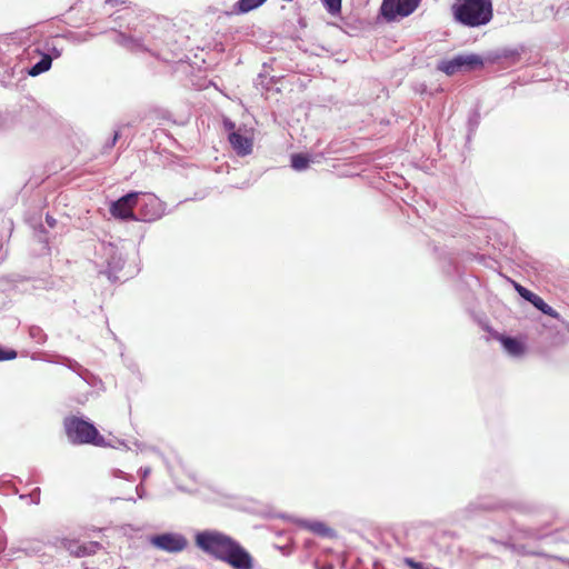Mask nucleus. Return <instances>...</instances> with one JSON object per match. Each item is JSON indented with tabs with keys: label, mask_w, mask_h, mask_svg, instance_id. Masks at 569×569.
Masks as SVG:
<instances>
[{
	"label": "nucleus",
	"mask_w": 569,
	"mask_h": 569,
	"mask_svg": "<svg viewBox=\"0 0 569 569\" xmlns=\"http://www.w3.org/2000/svg\"><path fill=\"white\" fill-rule=\"evenodd\" d=\"M194 546L214 560L227 563L232 569H254L251 553L233 537L217 530H199L193 536Z\"/></svg>",
	"instance_id": "f257e3e1"
},
{
	"label": "nucleus",
	"mask_w": 569,
	"mask_h": 569,
	"mask_svg": "<svg viewBox=\"0 0 569 569\" xmlns=\"http://www.w3.org/2000/svg\"><path fill=\"white\" fill-rule=\"evenodd\" d=\"M456 22L467 28L487 26L493 18L492 0H456L451 6Z\"/></svg>",
	"instance_id": "f03ea898"
},
{
	"label": "nucleus",
	"mask_w": 569,
	"mask_h": 569,
	"mask_svg": "<svg viewBox=\"0 0 569 569\" xmlns=\"http://www.w3.org/2000/svg\"><path fill=\"white\" fill-rule=\"evenodd\" d=\"M63 427L68 440L72 445H93L97 447H117L107 443L104 437L100 435L94 423L83 417L70 416L63 420Z\"/></svg>",
	"instance_id": "7ed1b4c3"
},
{
	"label": "nucleus",
	"mask_w": 569,
	"mask_h": 569,
	"mask_svg": "<svg viewBox=\"0 0 569 569\" xmlns=\"http://www.w3.org/2000/svg\"><path fill=\"white\" fill-rule=\"evenodd\" d=\"M94 266L99 274H104L112 283L119 280L117 273L124 267L126 260L119 248L111 243L101 241L94 248Z\"/></svg>",
	"instance_id": "20e7f679"
},
{
	"label": "nucleus",
	"mask_w": 569,
	"mask_h": 569,
	"mask_svg": "<svg viewBox=\"0 0 569 569\" xmlns=\"http://www.w3.org/2000/svg\"><path fill=\"white\" fill-rule=\"evenodd\" d=\"M60 38L74 40L76 33L68 32L64 34H57L53 38L46 39L42 43L38 44L32 52L39 56L40 59L28 68L27 73L30 77H38L49 71L52 67L53 60L62 56L63 49L57 43V40Z\"/></svg>",
	"instance_id": "39448f33"
},
{
	"label": "nucleus",
	"mask_w": 569,
	"mask_h": 569,
	"mask_svg": "<svg viewBox=\"0 0 569 569\" xmlns=\"http://www.w3.org/2000/svg\"><path fill=\"white\" fill-rule=\"evenodd\" d=\"M486 63V57L478 53H459L450 59L439 61L437 69L447 76H453L459 72H472L482 69Z\"/></svg>",
	"instance_id": "423d86ee"
},
{
	"label": "nucleus",
	"mask_w": 569,
	"mask_h": 569,
	"mask_svg": "<svg viewBox=\"0 0 569 569\" xmlns=\"http://www.w3.org/2000/svg\"><path fill=\"white\" fill-rule=\"evenodd\" d=\"M134 208H138L136 221L153 222L163 216L164 207L162 201L153 193L141 192Z\"/></svg>",
	"instance_id": "0eeeda50"
},
{
	"label": "nucleus",
	"mask_w": 569,
	"mask_h": 569,
	"mask_svg": "<svg viewBox=\"0 0 569 569\" xmlns=\"http://www.w3.org/2000/svg\"><path fill=\"white\" fill-rule=\"evenodd\" d=\"M149 542L153 548L169 553H179L188 547L186 536L174 531L152 535L149 538Z\"/></svg>",
	"instance_id": "6e6552de"
},
{
	"label": "nucleus",
	"mask_w": 569,
	"mask_h": 569,
	"mask_svg": "<svg viewBox=\"0 0 569 569\" xmlns=\"http://www.w3.org/2000/svg\"><path fill=\"white\" fill-rule=\"evenodd\" d=\"M421 0H382L380 14L386 21H396L415 12Z\"/></svg>",
	"instance_id": "1a4fd4ad"
},
{
	"label": "nucleus",
	"mask_w": 569,
	"mask_h": 569,
	"mask_svg": "<svg viewBox=\"0 0 569 569\" xmlns=\"http://www.w3.org/2000/svg\"><path fill=\"white\" fill-rule=\"evenodd\" d=\"M140 191H129L117 200L112 201L109 207L110 214L120 221H136V212L133 211L134 201L138 200Z\"/></svg>",
	"instance_id": "9d476101"
},
{
	"label": "nucleus",
	"mask_w": 569,
	"mask_h": 569,
	"mask_svg": "<svg viewBox=\"0 0 569 569\" xmlns=\"http://www.w3.org/2000/svg\"><path fill=\"white\" fill-rule=\"evenodd\" d=\"M545 511V506L527 498H503L502 512H516L525 517L539 516Z\"/></svg>",
	"instance_id": "9b49d317"
},
{
	"label": "nucleus",
	"mask_w": 569,
	"mask_h": 569,
	"mask_svg": "<svg viewBox=\"0 0 569 569\" xmlns=\"http://www.w3.org/2000/svg\"><path fill=\"white\" fill-rule=\"evenodd\" d=\"M503 498L492 495L478 496L471 500L465 508L468 517L478 512H502Z\"/></svg>",
	"instance_id": "f8f14e48"
},
{
	"label": "nucleus",
	"mask_w": 569,
	"mask_h": 569,
	"mask_svg": "<svg viewBox=\"0 0 569 569\" xmlns=\"http://www.w3.org/2000/svg\"><path fill=\"white\" fill-rule=\"evenodd\" d=\"M495 339L500 342L503 351L512 358H520L527 351L526 342L519 337L495 332Z\"/></svg>",
	"instance_id": "ddd939ff"
},
{
	"label": "nucleus",
	"mask_w": 569,
	"mask_h": 569,
	"mask_svg": "<svg viewBox=\"0 0 569 569\" xmlns=\"http://www.w3.org/2000/svg\"><path fill=\"white\" fill-rule=\"evenodd\" d=\"M113 42L126 48L131 52H147L150 51L144 38L126 34L124 32L117 31L114 33Z\"/></svg>",
	"instance_id": "4468645a"
},
{
	"label": "nucleus",
	"mask_w": 569,
	"mask_h": 569,
	"mask_svg": "<svg viewBox=\"0 0 569 569\" xmlns=\"http://www.w3.org/2000/svg\"><path fill=\"white\" fill-rule=\"evenodd\" d=\"M228 141L233 151L239 157L249 156L252 152L253 141L252 138L241 133L240 130L231 131L228 134Z\"/></svg>",
	"instance_id": "2eb2a0df"
},
{
	"label": "nucleus",
	"mask_w": 569,
	"mask_h": 569,
	"mask_svg": "<svg viewBox=\"0 0 569 569\" xmlns=\"http://www.w3.org/2000/svg\"><path fill=\"white\" fill-rule=\"evenodd\" d=\"M59 359L60 360H47V362L62 365L71 371L76 372L88 385H94L97 379L96 376L90 370L80 365L77 360L67 356H59Z\"/></svg>",
	"instance_id": "dca6fc26"
},
{
	"label": "nucleus",
	"mask_w": 569,
	"mask_h": 569,
	"mask_svg": "<svg viewBox=\"0 0 569 569\" xmlns=\"http://www.w3.org/2000/svg\"><path fill=\"white\" fill-rule=\"evenodd\" d=\"M521 52L517 48H501L490 51L486 56V62L496 63L506 60L510 63H516L520 60Z\"/></svg>",
	"instance_id": "f3484780"
},
{
	"label": "nucleus",
	"mask_w": 569,
	"mask_h": 569,
	"mask_svg": "<svg viewBox=\"0 0 569 569\" xmlns=\"http://www.w3.org/2000/svg\"><path fill=\"white\" fill-rule=\"evenodd\" d=\"M439 259L442 262L443 272L451 279H462V271L460 266L456 262L451 252L443 249L439 251Z\"/></svg>",
	"instance_id": "a211bd4d"
},
{
	"label": "nucleus",
	"mask_w": 569,
	"mask_h": 569,
	"mask_svg": "<svg viewBox=\"0 0 569 569\" xmlns=\"http://www.w3.org/2000/svg\"><path fill=\"white\" fill-rule=\"evenodd\" d=\"M300 526L310 532L321 537V538H335L337 537V532L335 529L330 528L323 521L320 520H300Z\"/></svg>",
	"instance_id": "6ab92c4d"
},
{
	"label": "nucleus",
	"mask_w": 569,
	"mask_h": 569,
	"mask_svg": "<svg viewBox=\"0 0 569 569\" xmlns=\"http://www.w3.org/2000/svg\"><path fill=\"white\" fill-rule=\"evenodd\" d=\"M480 120H481V114H480V103L477 102L475 108L472 110H470L469 112V116H468V120H467V128H468V133H467V141H470L471 138L475 136L479 124H480Z\"/></svg>",
	"instance_id": "aec40b11"
},
{
	"label": "nucleus",
	"mask_w": 569,
	"mask_h": 569,
	"mask_svg": "<svg viewBox=\"0 0 569 569\" xmlns=\"http://www.w3.org/2000/svg\"><path fill=\"white\" fill-rule=\"evenodd\" d=\"M311 162V156L305 152H295L290 156V166L296 171L308 169Z\"/></svg>",
	"instance_id": "412c9836"
},
{
	"label": "nucleus",
	"mask_w": 569,
	"mask_h": 569,
	"mask_svg": "<svg viewBox=\"0 0 569 569\" xmlns=\"http://www.w3.org/2000/svg\"><path fill=\"white\" fill-rule=\"evenodd\" d=\"M267 0H238L233 6V11L238 14L248 13L260 6Z\"/></svg>",
	"instance_id": "4be33fe9"
},
{
	"label": "nucleus",
	"mask_w": 569,
	"mask_h": 569,
	"mask_svg": "<svg viewBox=\"0 0 569 569\" xmlns=\"http://www.w3.org/2000/svg\"><path fill=\"white\" fill-rule=\"evenodd\" d=\"M531 305L539 310L541 313L549 316L555 319H559L560 315L557 310H555L551 306H549L540 296H536V298L531 301Z\"/></svg>",
	"instance_id": "5701e85b"
},
{
	"label": "nucleus",
	"mask_w": 569,
	"mask_h": 569,
	"mask_svg": "<svg viewBox=\"0 0 569 569\" xmlns=\"http://www.w3.org/2000/svg\"><path fill=\"white\" fill-rule=\"evenodd\" d=\"M34 238L42 244L41 253L50 254L49 238L47 236V230L42 224L34 229Z\"/></svg>",
	"instance_id": "b1692460"
},
{
	"label": "nucleus",
	"mask_w": 569,
	"mask_h": 569,
	"mask_svg": "<svg viewBox=\"0 0 569 569\" xmlns=\"http://www.w3.org/2000/svg\"><path fill=\"white\" fill-rule=\"evenodd\" d=\"M100 549H102V545L98 541L80 542V558L93 556Z\"/></svg>",
	"instance_id": "393cba45"
},
{
	"label": "nucleus",
	"mask_w": 569,
	"mask_h": 569,
	"mask_svg": "<svg viewBox=\"0 0 569 569\" xmlns=\"http://www.w3.org/2000/svg\"><path fill=\"white\" fill-rule=\"evenodd\" d=\"M28 332L29 337L38 345H44L48 339L47 333L39 326H30Z\"/></svg>",
	"instance_id": "a878e982"
},
{
	"label": "nucleus",
	"mask_w": 569,
	"mask_h": 569,
	"mask_svg": "<svg viewBox=\"0 0 569 569\" xmlns=\"http://www.w3.org/2000/svg\"><path fill=\"white\" fill-rule=\"evenodd\" d=\"M274 82V77H268L266 73L260 72L254 80L256 88H261L264 91L271 90L272 83Z\"/></svg>",
	"instance_id": "bb28decb"
},
{
	"label": "nucleus",
	"mask_w": 569,
	"mask_h": 569,
	"mask_svg": "<svg viewBox=\"0 0 569 569\" xmlns=\"http://www.w3.org/2000/svg\"><path fill=\"white\" fill-rule=\"evenodd\" d=\"M322 6L331 16L340 14L342 0H321Z\"/></svg>",
	"instance_id": "cd10ccee"
},
{
	"label": "nucleus",
	"mask_w": 569,
	"mask_h": 569,
	"mask_svg": "<svg viewBox=\"0 0 569 569\" xmlns=\"http://www.w3.org/2000/svg\"><path fill=\"white\" fill-rule=\"evenodd\" d=\"M515 290L517 293L526 301L530 302L536 298L537 293L531 291L530 289L523 287L518 282H513Z\"/></svg>",
	"instance_id": "c85d7f7f"
},
{
	"label": "nucleus",
	"mask_w": 569,
	"mask_h": 569,
	"mask_svg": "<svg viewBox=\"0 0 569 569\" xmlns=\"http://www.w3.org/2000/svg\"><path fill=\"white\" fill-rule=\"evenodd\" d=\"M66 550L73 557L80 558V541L76 539H67L63 542Z\"/></svg>",
	"instance_id": "c756f323"
},
{
	"label": "nucleus",
	"mask_w": 569,
	"mask_h": 569,
	"mask_svg": "<svg viewBox=\"0 0 569 569\" xmlns=\"http://www.w3.org/2000/svg\"><path fill=\"white\" fill-rule=\"evenodd\" d=\"M31 34H32L31 28H26V29H21V30L13 32L11 39L18 40L21 43H26V42L30 41Z\"/></svg>",
	"instance_id": "7c9ffc66"
},
{
	"label": "nucleus",
	"mask_w": 569,
	"mask_h": 569,
	"mask_svg": "<svg viewBox=\"0 0 569 569\" xmlns=\"http://www.w3.org/2000/svg\"><path fill=\"white\" fill-rule=\"evenodd\" d=\"M18 357L17 350L0 346V361L13 360Z\"/></svg>",
	"instance_id": "2f4dec72"
},
{
	"label": "nucleus",
	"mask_w": 569,
	"mask_h": 569,
	"mask_svg": "<svg viewBox=\"0 0 569 569\" xmlns=\"http://www.w3.org/2000/svg\"><path fill=\"white\" fill-rule=\"evenodd\" d=\"M403 563L409 567L410 569H430L431 565H426L421 561H417L416 559L411 557H406L403 559Z\"/></svg>",
	"instance_id": "473e14b6"
},
{
	"label": "nucleus",
	"mask_w": 569,
	"mask_h": 569,
	"mask_svg": "<svg viewBox=\"0 0 569 569\" xmlns=\"http://www.w3.org/2000/svg\"><path fill=\"white\" fill-rule=\"evenodd\" d=\"M112 476H113L114 478H121V479H124V480H127V481H129V482H133V481H134V479H136L133 475L127 473V472H124V471H122V470H120V469H113V470H112Z\"/></svg>",
	"instance_id": "72a5a7b5"
},
{
	"label": "nucleus",
	"mask_w": 569,
	"mask_h": 569,
	"mask_svg": "<svg viewBox=\"0 0 569 569\" xmlns=\"http://www.w3.org/2000/svg\"><path fill=\"white\" fill-rule=\"evenodd\" d=\"M477 321L482 330L489 332L495 338V332L497 331L493 330L487 318H478Z\"/></svg>",
	"instance_id": "f704fd0d"
},
{
	"label": "nucleus",
	"mask_w": 569,
	"mask_h": 569,
	"mask_svg": "<svg viewBox=\"0 0 569 569\" xmlns=\"http://www.w3.org/2000/svg\"><path fill=\"white\" fill-rule=\"evenodd\" d=\"M157 114H158V118H160V119L177 123V121L174 119H172V114L169 110L160 109L157 111ZM178 124H183V122H178Z\"/></svg>",
	"instance_id": "c9c22d12"
},
{
	"label": "nucleus",
	"mask_w": 569,
	"mask_h": 569,
	"mask_svg": "<svg viewBox=\"0 0 569 569\" xmlns=\"http://www.w3.org/2000/svg\"><path fill=\"white\" fill-rule=\"evenodd\" d=\"M59 356L60 355H53L52 357H48L47 353L44 352H41V353H32L31 355V359L32 360H42V361H47V360H60L59 359Z\"/></svg>",
	"instance_id": "e433bc0d"
},
{
	"label": "nucleus",
	"mask_w": 569,
	"mask_h": 569,
	"mask_svg": "<svg viewBox=\"0 0 569 569\" xmlns=\"http://www.w3.org/2000/svg\"><path fill=\"white\" fill-rule=\"evenodd\" d=\"M40 493H41V490H40L39 487L34 488L30 492L29 497H30L32 503L39 505V502H40Z\"/></svg>",
	"instance_id": "4c0bfd02"
},
{
	"label": "nucleus",
	"mask_w": 569,
	"mask_h": 569,
	"mask_svg": "<svg viewBox=\"0 0 569 569\" xmlns=\"http://www.w3.org/2000/svg\"><path fill=\"white\" fill-rule=\"evenodd\" d=\"M119 137H120L119 131H114L113 136L106 142L104 148L111 149L117 143Z\"/></svg>",
	"instance_id": "58836bf2"
},
{
	"label": "nucleus",
	"mask_w": 569,
	"mask_h": 569,
	"mask_svg": "<svg viewBox=\"0 0 569 569\" xmlns=\"http://www.w3.org/2000/svg\"><path fill=\"white\" fill-rule=\"evenodd\" d=\"M136 492L139 499H144L147 497V491L142 482L136 487Z\"/></svg>",
	"instance_id": "ea45409f"
},
{
	"label": "nucleus",
	"mask_w": 569,
	"mask_h": 569,
	"mask_svg": "<svg viewBox=\"0 0 569 569\" xmlns=\"http://www.w3.org/2000/svg\"><path fill=\"white\" fill-rule=\"evenodd\" d=\"M223 126H224L226 130L228 131V133L231 131H237L234 123L230 119H224Z\"/></svg>",
	"instance_id": "a19ab883"
},
{
	"label": "nucleus",
	"mask_w": 569,
	"mask_h": 569,
	"mask_svg": "<svg viewBox=\"0 0 569 569\" xmlns=\"http://www.w3.org/2000/svg\"><path fill=\"white\" fill-rule=\"evenodd\" d=\"M151 472V469L149 467L140 468L138 473L140 475L142 480H146Z\"/></svg>",
	"instance_id": "79ce46f5"
},
{
	"label": "nucleus",
	"mask_w": 569,
	"mask_h": 569,
	"mask_svg": "<svg viewBox=\"0 0 569 569\" xmlns=\"http://www.w3.org/2000/svg\"><path fill=\"white\" fill-rule=\"evenodd\" d=\"M46 223L48 224V227L54 228L57 224V220L50 213H47L46 214Z\"/></svg>",
	"instance_id": "37998d69"
},
{
	"label": "nucleus",
	"mask_w": 569,
	"mask_h": 569,
	"mask_svg": "<svg viewBox=\"0 0 569 569\" xmlns=\"http://www.w3.org/2000/svg\"><path fill=\"white\" fill-rule=\"evenodd\" d=\"M8 282H19V281H22L24 280V278H22L21 276L19 274H10V276H7L4 278Z\"/></svg>",
	"instance_id": "c03bdc74"
},
{
	"label": "nucleus",
	"mask_w": 569,
	"mask_h": 569,
	"mask_svg": "<svg viewBox=\"0 0 569 569\" xmlns=\"http://www.w3.org/2000/svg\"><path fill=\"white\" fill-rule=\"evenodd\" d=\"M124 3H126L124 0H106L104 1V4L110 6V7H117V6L124 4Z\"/></svg>",
	"instance_id": "a18cd8bd"
},
{
	"label": "nucleus",
	"mask_w": 569,
	"mask_h": 569,
	"mask_svg": "<svg viewBox=\"0 0 569 569\" xmlns=\"http://www.w3.org/2000/svg\"><path fill=\"white\" fill-rule=\"evenodd\" d=\"M1 223H2L3 228L8 229L10 232L12 231V226H13L12 220L2 218Z\"/></svg>",
	"instance_id": "49530a36"
},
{
	"label": "nucleus",
	"mask_w": 569,
	"mask_h": 569,
	"mask_svg": "<svg viewBox=\"0 0 569 569\" xmlns=\"http://www.w3.org/2000/svg\"><path fill=\"white\" fill-rule=\"evenodd\" d=\"M127 367H128V368H129V370H130L131 372H133V373L139 371V369H138V365H137V363H134L133 361H130V362L127 365Z\"/></svg>",
	"instance_id": "de8ad7c7"
},
{
	"label": "nucleus",
	"mask_w": 569,
	"mask_h": 569,
	"mask_svg": "<svg viewBox=\"0 0 569 569\" xmlns=\"http://www.w3.org/2000/svg\"><path fill=\"white\" fill-rule=\"evenodd\" d=\"M206 197L204 193H194V197L190 198L189 200H200Z\"/></svg>",
	"instance_id": "09e8293b"
},
{
	"label": "nucleus",
	"mask_w": 569,
	"mask_h": 569,
	"mask_svg": "<svg viewBox=\"0 0 569 569\" xmlns=\"http://www.w3.org/2000/svg\"><path fill=\"white\" fill-rule=\"evenodd\" d=\"M557 559L561 563L569 566V558H567V557H557Z\"/></svg>",
	"instance_id": "8fccbe9b"
},
{
	"label": "nucleus",
	"mask_w": 569,
	"mask_h": 569,
	"mask_svg": "<svg viewBox=\"0 0 569 569\" xmlns=\"http://www.w3.org/2000/svg\"><path fill=\"white\" fill-rule=\"evenodd\" d=\"M117 443H118L119 446H121V447H124L126 449H130L123 440H119V439H118V440H117Z\"/></svg>",
	"instance_id": "3c124183"
},
{
	"label": "nucleus",
	"mask_w": 569,
	"mask_h": 569,
	"mask_svg": "<svg viewBox=\"0 0 569 569\" xmlns=\"http://www.w3.org/2000/svg\"><path fill=\"white\" fill-rule=\"evenodd\" d=\"M299 24H300L301 27H306V22H305V19H303V18H300V19H299Z\"/></svg>",
	"instance_id": "603ef678"
},
{
	"label": "nucleus",
	"mask_w": 569,
	"mask_h": 569,
	"mask_svg": "<svg viewBox=\"0 0 569 569\" xmlns=\"http://www.w3.org/2000/svg\"><path fill=\"white\" fill-rule=\"evenodd\" d=\"M124 500L136 502V498H133V497L124 498Z\"/></svg>",
	"instance_id": "864d4df0"
},
{
	"label": "nucleus",
	"mask_w": 569,
	"mask_h": 569,
	"mask_svg": "<svg viewBox=\"0 0 569 569\" xmlns=\"http://www.w3.org/2000/svg\"><path fill=\"white\" fill-rule=\"evenodd\" d=\"M325 569H333V567H332V566H328V567H327V568H325Z\"/></svg>",
	"instance_id": "5fc2aeb1"
}]
</instances>
